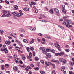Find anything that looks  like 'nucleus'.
Here are the masks:
<instances>
[{
  "label": "nucleus",
  "mask_w": 74,
  "mask_h": 74,
  "mask_svg": "<svg viewBox=\"0 0 74 74\" xmlns=\"http://www.w3.org/2000/svg\"><path fill=\"white\" fill-rule=\"evenodd\" d=\"M12 14L14 16H17V17H20L21 16V15H23V13L21 12L20 13V14L15 12H13Z\"/></svg>",
  "instance_id": "nucleus-1"
},
{
  "label": "nucleus",
  "mask_w": 74,
  "mask_h": 74,
  "mask_svg": "<svg viewBox=\"0 0 74 74\" xmlns=\"http://www.w3.org/2000/svg\"><path fill=\"white\" fill-rule=\"evenodd\" d=\"M62 23L64 25H66V26L67 27H68V28L69 27H73V26H72V25H67V23H66V22H65V21L63 22Z\"/></svg>",
  "instance_id": "nucleus-2"
},
{
  "label": "nucleus",
  "mask_w": 74,
  "mask_h": 74,
  "mask_svg": "<svg viewBox=\"0 0 74 74\" xmlns=\"http://www.w3.org/2000/svg\"><path fill=\"white\" fill-rule=\"evenodd\" d=\"M54 10L56 13L57 15L59 16V10L56 8H54Z\"/></svg>",
  "instance_id": "nucleus-3"
},
{
  "label": "nucleus",
  "mask_w": 74,
  "mask_h": 74,
  "mask_svg": "<svg viewBox=\"0 0 74 74\" xmlns=\"http://www.w3.org/2000/svg\"><path fill=\"white\" fill-rule=\"evenodd\" d=\"M65 21L66 22H67V25H70V24L71 23V21L70 20H69L67 19H66Z\"/></svg>",
  "instance_id": "nucleus-4"
},
{
  "label": "nucleus",
  "mask_w": 74,
  "mask_h": 74,
  "mask_svg": "<svg viewBox=\"0 0 74 74\" xmlns=\"http://www.w3.org/2000/svg\"><path fill=\"white\" fill-rule=\"evenodd\" d=\"M19 31L20 32H23V33H25V30L22 28H19Z\"/></svg>",
  "instance_id": "nucleus-5"
},
{
  "label": "nucleus",
  "mask_w": 74,
  "mask_h": 74,
  "mask_svg": "<svg viewBox=\"0 0 74 74\" xmlns=\"http://www.w3.org/2000/svg\"><path fill=\"white\" fill-rule=\"evenodd\" d=\"M15 62H16V63H18V62H19V61H20V60H19V59L17 58H15Z\"/></svg>",
  "instance_id": "nucleus-6"
},
{
  "label": "nucleus",
  "mask_w": 74,
  "mask_h": 74,
  "mask_svg": "<svg viewBox=\"0 0 74 74\" xmlns=\"http://www.w3.org/2000/svg\"><path fill=\"white\" fill-rule=\"evenodd\" d=\"M45 48L44 47H43L42 51L44 54H47V51L45 50Z\"/></svg>",
  "instance_id": "nucleus-7"
},
{
  "label": "nucleus",
  "mask_w": 74,
  "mask_h": 74,
  "mask_svg": "<svg viewBox=\"0 0 74 74\" xmlns=\"http://www.w3.org/2000/svg\"><path fill=\"white\" fill-rule=\"evenodd\" d=\"M55 47H56L57 48H60V46L58 44L55 43Z\"/></svg>",
  "instance_id": "nucleus-8"
},
{
  "label": "nucleus",
  "mask_w": 74,
  "mask_h": 74,
  "mask_svg": "<svg viewBox=\"0 0 74 74\" xmlns=\"http://www.w3.org/2000/svg\"><path fill=\"white\" fill-rule=\"evenodd\" d=\"M49 12L51 14H53V9H51L49 11Z\"/></svg>",
  "instance_id": "nucleus-9"
},
{
  "label": "nucleus",
  "mask_w": 74,
  "mask_h": 74,
  "mask_svg": "<svg viewBox=\"0 0 74 74\" xmlns=\"http://www.w3.org/2000/svg\"><path fill=\"white\" fill-rule=\"evenodd\" d=\"M60 56H62V55H64L65 52L63 51H61L60 52Z\"/></svg>",
  "instance_id": "nucleus-10"
},
{
  "label": "nucleus",
  "mask_w": 74,
  "mask_h": 74,
  "mask_svg": "<svg viewBox=\"0 0 74 74\" xmlns=\"http://www.w3.org/2000/svg\"><path fill=\"white\" fill-rule=\"evenodd\" d=\"M64 69H65V67L64 66H62L61 68V70L62 71H64Z\"/></svg>",
  "instance_id": "nucleus-11"
},
{
  "label": "nucleus",
  "mask_w": 74,
  "mask_h": 74,
  "mask_svg": "<svg viewBox=\"0 0 74 74\" xmlns=\"http://www.w3.org/2000/svg\"><path fill=\"white\" fill-rule=\"evenodd\" d=\"M5 43L6 44H8L9 45V44H11V41H9L8 42L7 40L6 41Z\"/></svg>",
  "instance_id": "nucleus-12"
},
{
  "label": "nucleus",
  "mask_w": 74,
  "mask_h": 74,
  "mask_svg": "<svg viewBox=\"0 0 74 74\" xmlns=\"http://www.w3.org/2000/svg\"><path fill=\"white\" fill-rule=\"evenodd\" d=\"M2 12L3 13V14H7V10H4L2 11Z\"/></svg>",
  "instance_id": "nucleus-13"
},
{
  "label": "nucleus",
  "mask_w": 74,
  "mask_h": 74,
  "mask_svg": "<svg viewBox=\"0 0 74 74\" xmlns=\"http://www.w3.org/2000/svg\"><path fill=\"white\" fill-rule=\"evenodd\" d=\"M48 63H49V64H51V66H53V68H55V64H53L50 62H49Z\"/></svg>",
  "instance_id": "nucleus-14"
},
{
  "label": "nucleus",
  "mask_w": 74,
  "mask_h": 74,
  "mask_svg": "<svg viewBox=\"0 0 74 74\" xmlns=\"http://www.w3.org/2000/svg\"><path fill=\"white\" fill-rule=\"evenodd\" d=\"M24 11H28L29 10V9L28 8H26L23 9Z\"/></svg>",
  "instance_id": "nucleus-15"
},
{
  "label": "nucleus",
  "mask_w": 74,
  "mask_h": 74,
  "mask_svg": "<svg viewBox=\"0 0 74 74\" xmlns=\"http://www.w3.org/2000/svg\"><path fill=\"white\" fill-rule=\"evenodd\" d=\"M18 6L15 5L14 8V10H18Z\"/></svg>",
  "instance_id": "nucleus-16"
},
{
  "label": "nucleus",
  "mask_w": 74,
  "mask_h": 74,
  "mask_svg": "<svg viewBox=\"0 0 74 74\" xmlns=\"http://www.w3.org/2000/svg\"><path fill=\"white\" fill-rule=\"evenodd\" d=\"M13 70H15L16 71H17V70H18V68H17V67L16 66L14 67L13 68Z\"/></svg>",
  "instance_id": "nucleus-17"
},
{
  "label": "nucleus",
  "mask_w": 74,
  "mask_h": 74,
  "mask_svg": "<svg viewBox=\"0 0 74 74\" xmlns=\"http://www.w3.org/2000/svg\"><path fill=\"white\" fill-rule=\"evenodd\" d=\"M47 57H48V58H51V54H50V53H47Z\"/></svg>",
  "instance_id": "nucleus-18"
},
{
  "label": "nucleus",
  "mask_w": 74,
  "mask_h": 74,
  "mask_svg": "<svg viewBox=\"0 0 74 74\" xmlns=\"http://www.w3.org/2000/svg\"><path fill=\"white\" fill-rule=\"evenodd\" d=\"M18 44L19 45H20V46L21 47H23V45H22V44L21 42L19 41L18 43Z\"/></svg>",
  "instance_id": "nucleus-19"
},
{
  "label": "nucleus",
  "mask_w": 74,
  "mask_h": 74,
  "mask_svg": "<svg viewBox=\"0 0 74 74\" xmlns=\"http://www.w3.org/2000/svg\"><path fill=\"white\" fill-rule=\"evenodd\" d=\"M23 42L26 44H27V43H28V41L26 39H24Z\"/></svg>",
  "instance_id": "nucleus-20"
},
{
  "label": "nucleus",
  "mask_w": 74,
  "mask_h": 74,
  "mask_svg": "<svg viewBox=\"0 0 74 74\" xmlns=\"http://www.w3.org/2000/svg\"><path fill=\"white\" fill-rule=\"evenodd\" d=\"M16 49L17 50L19 51H20V48L18 46H16L15 47Z\"/></svg>",
  "instance_id": "nucleus-21"
},
{
  "label": "nucleus",
  "mask_w": 74,
  "mask_h": 74,
  "mask_svg": "<svg viewBox=\"0 0 74 74\" xmlns=\"http://www.w3.org/2000/svg\"><path fill=\"white\" fill-rule=\"evenodd\" d=\"M51 62H56L59 63V61H58V60L56 61V60L54 59H53L51 60Z\"/></svg>",
  "instance_id": "nucleus-22"
},
{
  "label": "nucleus",
  "mask_w": 74,
  "mask_h": 74,
  "mask_svg": "<svg viewBox=\"0 0 74 74\" xmlns=\"http://www.w3.org/2000/svg\"><path fill=\"white\" fill-rule=\"evenodd\" d=\"M4 52L5 53H8V50L7 48H5L4 49Z\"/></svg>",
  "instance_id": "nucleus-23"
},
{
  "label": "nucleus",
  "mask_w": 74,
  "mask_h": 74,
  "mask_svg": "<svg viewBox=\"0 0 74 74\" xmlns=\"http://www.w3.org/2000/svg\"><path fill=\"white\" fill-rule=\"evenodd\" d=\"M4 65H2L1 69L2 70H4Z\"/></svg>",
  "instance_id": "nucleus-24"
},
{
  "label": "nucleus",
  "mask_w": 74,
  "mask_h": 74,
  "mask_svg": "<svg viewBox=\"0 0 74 74\" xmlns=\"http://www.w3.org/2000/svg\"><path fill=\"white\" fill-rule=\"evenodd\" d=\"M59 60L61 62H62L63 61L64 59L63 58H60L59 59Z\"/></svg>",
  "instance_id": "nucleus-25"
},
{
  "label": "nucleus",
  "mask_w": 74,
  "mask_h": 74,
  "mask_svg": "<svg viewBox=\"0 0 74 74\" xmlns=\"http://www.w3.org/2000/svg\"><path fill=\"white\" fill-rule=\"evenodd\" d=\"M62 12L64 13V14H66V10L65 9H64L62 10Z\"/></svg>",
  "instance_id": "nucleus-26"
},
{
  "label": "nucleus",
  "mask_w": 74,
  "mask_h": 74,
  "mask_svg": "<svg viewBox=\"0 0 74 74\" xmlns=\"http://www.w3.org/2000/svg\"><path fill=\"white\" fill-rule=\"evenodd\" d=\"M40 72L41 74H45V73L44 72H43L42 71H40Z\"/></svg>",
  "instance_id": "nucleus-27"
},
{
  "label": "nucleus",
  "mask_w": 74,
  "mask_h": 74,
  "mask_svg": "<svg viewBox=\"0 0 74 74\" xmlns=\"http://www.w3.org/2000/svg\"><path fill=\"white\" fill-rule=\"evenodd\" d=\"M55 55H56V56H58V55L59 56H60V54L59 53H56Z\"/></svg>",
  "instance_id": "nucleus-28"
},
{
  "label": "nucleus",
  "mask_w": 74,
  "mask_h": 74,
  "mask_svg": "<svg viewBox=\"0 0 74 74\" xmlns=\"http://www.w3.org/2000/svg\"><path fill=\"white\" fill-rule=\"evenodd\" d=\"M11 14H7L6 15V17H10V16H11Z\"/></svg>",
  "instance_id": "nucleus-29"
},
{
  "label": "nucleus",
  "mask_w": 74,
  "mask_h": 74,
  "mask_svg": "<svg viewBox=\"0 0 74 74\" xmlns=\"http://www.w3.org/2000/svg\"><path fill=\"white\" fill-rule=\"evenodd\" d=\"M58 27H60V28H61L62 29H64V27H63L62 26L60 25H58Z\"/></svg>",
  "instance_id": "nucleus-30"
},
{
  "label": "nucleus",
  "mask_w": 74,
  "mask_h": 74,
  "mask_svg": "<svg viewBox=\"0 0 74 74\" xmlns=\"http://www.w3.org/2000/svg\"><path fill=\"white\" fill-rule=\"evenodd\" d=\"M34 42V39H32V40L30 42V44H33Z\"/></svg>",
  "instance_id": "nucleus-31"
},
{
  "label": "nucleus",
  "mask_w": 74,
  "mask_h": 74,
  "mask_svg": "<svg viewBox=\"0 0 74 74\" xmlns=\"http://www.w3.org/2000/svg\"><path fill=\"white\" fill-rule=\"evenodd\" d=\"M66 59H64L62 61V63L63 64H65V63H66Z\"/></svg>",
  "instance_id": "nucleus-32"
},
{
  "label": "nucleus",
  "mask_w": 74,
  "mask_h": 74,
  "mask_svg": "<svg viewBox=\"0 0 74 74\" xmlns=\"http://www.w3.org/2000/svg\"><path fill=\"white\" fill-rule=\"evenodd\" d=\"M35 60L36 61H38V58L37 57H35Z\"/></svg>",
  "instance_id": "nucleus-33"
},
{
  "label": "nucleus",
  "mask_w": 74,
  "mask_h": 74,
  "mask_svg": "<svg viewBox=\"0 0 74 74\" xmlns=\"http://www.w3.org/2000/svg\"><path fill=\"white\" fill-rule=\"evenodd\" d=\"M29 56H30V57H32V56L33 55V54H32V53H31V52H30L29 53Z\"/></svg>",
  "instance_id": "nucleus-34"
},
{
  "label": "nucleus",
  "mask_w": 74,
  "mask_h": 74,
  "mask_svg": "<svg viewBox=\"0 0 74 74\" xmlns=\"http://www.w3.org/2000/svg\"><path fill=\"white\" fill-rule=\"evenodd\" d=\"M4 32V30H0V33H1V34H3Z\"/></svg>",
  "instance_id": "nucleus-35"
},
{
  "label": "nucleus",
  "mask_w": 74,
  "mask_h": 74,
  "mask_svg": "<svg viewBox=\"0 0 74 74\" xmlns=\"http://www.w3.org/2000/svg\"><path fill=\"white\" fill-rule=\"evenodd\" d=\"M8 23L9 24H12L13 23H12V22L11 21H8Z\"/></svg>",
  "instance_id": "nucleus-36"
},
{
  "label": "nucleus",
  "mask_w": 74,
  "mask_h": 74,
  "mask_svg": "<svg viewBox=\"0 0 74 74\" xmlns=\"http://www.w3.org/2000/svg\"><path fill=\"white\" fill-rule=\"evenodd\" d=\"M18 63H21V64H22L23 63V62H22V61L21 60H20V61H19V62H18Z\"/></svg>",
  "instance_id": "nucleus-37"
},
{
  "label": "nucleus",
  "mask_w": 74,
  "mask_h": 74,
  "mask_svg": "<svg viewBox=\"0 0 74 74\" xmlns=\"http://www.w3.org/2000/svg\"><path fill=\"white\" fill-rule=\"evenodd\" d=\"M40 21H41V22H46L47 21L46 20H41Z\"/></svg>",
  "instance_id": "nucleus-38"
},
{
  "label": "nucleus",
  "mask_w": 74,
  "mask_h": 74,
  "mask_svg": "<svg viewBox=\"0 0 74 74\" xmlns=\"http://www.w3.org/2000/svg\"><path fill=\"white\" fill-rule=\"evenodd\" d=\"M31 3L33 5L36 4V3L34 2H32Z\"/></svg>",
  "instance_id": "nucleus-39"
},
{
  "label": "nucleus",
  "mask_w": 74,
  "mask_h": 74,
  "mask_svg": "<svg viewBox=\"0 0 74 74\" xmlns=\"http://www.w3.org/2000/svg\"><path fill=\"white\" fill-rule=\"evenodd\" d=\"M34 69L35 70H38L39 68L38 67L34 68Z\"/></svg>",
  "instance_id": "nucleus-40"
},
{
  "label": "nucleus",
  "mask_w": 74,
  "mask_h": 74,
  "mask_svg": "<svg viewBox=\"0 0 74 74\" xmlns=\"http://www.w3.org/2000/svg\"><path fill=\"white\" fill-rule=\"evenodd\" d=\"M29 49H30V48L27 47V51H28V52H30V50H29Z\"/></svg>",
  "instance_id": "nucleus-41"
},
{
  "label": "nucleus",
  "mask_w": 74,
  "mask_h": 74,
  "mask_svg": "<svg viewBox=\"0 0 74 74\" xmlns=\"http://www.w3.org/2000/svg\"><path fill=\"white\" fill-rule=\"evenodd\" d=\"M62 9H64L65 8V6L64 5H63L62 6Z\"/></svg>",
  "instance_id": "nucleus-42"
},
{
  "label": "nucleus",
  "mask_w": 74,
  "mask_h": 74,
  "mask_svg": "<svg viewBox=\"0 0 74 74\" xmlns=\"http://www.w3.org/2000/svg\"><path fill=\"white\" fill-rule=\"evenodd\" d=\"M5 66L6 67H9V65L6 64L5 65Z\"/></svg>",
  "instance_id": "nucleus-43"
},
{
  "label": "nucleus",
  "mask_w": 74,
  "mask_h": 74,
  "mask_svg": "<svg viewBox=\"0 0 74 74\" xmlns=\"http://www.w3.org/2000/svg\"><path fill=\"white\" fill-rule=\"evenodd\" d=\"M51 52H53V53H55V50L53 49L51 51Z\"/></svg>",
  "instance_id": "nucleus-44"
},
{
  "label": "nucleus",
  "mask_w": 74,
  "mask_h": 74,
  "mask_svg": "<svg viewBox=\"0 0 74 74\" xmlns=\"http://www.w3.org/2000/svg\"><path fill=\"white\" fill-rule=\"evenodd\" d=\"M33 56H35V55H36V53H35V51H33Z\"/></svg>",
  "instance_id": "nucleus-45"
},
{
  "label": "nucleus",
  "mask_w": 74,
  "mask_h": 74,
  "mask_svg": "<svg viewBox=\"0 0 74 74\" xmlns=\"http://www.w3.org/2000/svg\"><path fill=\"white\" fill-rule=\"evenodd\" d=\"M51 51V49H47V52H50Z\"/></svg>",
  "instance_id": "nucleus-46"
},
{
  "label": "nucleus",
  "mask_w": 74,
  "mask_h": 74,
  "mask_svg": "<svg viewBox=\"0 0 74 74\" xmlns=\"http://www.w3.org/2000/svg\"><path fill=\"white\" fill-rule=\"evenodd\" d=\"M5 1L8 4H9V2L8 1H7V0H5Z\"/></svg>",
  "instance_id": "nucleus-47"
},
{
  "label": "nucleus",
  "mask_w": 74,
  "mask_h": 74,
  "mask_svg": "<svg viewBox=\"0 0 74 74\" xmlns=\"http://www.w3.org/2000/svg\"><path fill=\"white\" fill-rule=\"evenodd\" d=\"M1 17L3 18L4 17H6V15L5 14H3L2 16H1Z\"/></svg>",
  "instance_id": "nucleus-48"
},
{
  "label": "nucleus",
  "mask_w": 74,
  "mask_h": 74,
  "mask_svg": "<svg viewBox=\"0 0 74 74\" xmlns=\"http://www.w3.org/2000/svg\"><path fill=\"white\" fill-rule=\"evenodd\" d=\"M41 44H45V42H42V41H41Z\"/></svg>",
  "instance_id": "nucleus-49"
},
{
  "label": "nucleus",
  "mask_w": 74,
  "mask_h": 74,
  "mask_svg": "<svg viewBox=\"0 0 74 74\" xmlns=\"http://www.w3.org/2000/svg\"><path fill=\"white\" fill-rule=\"evenodd\" d=\"M69 74H73V72L72 71H69Z\"/></svg>",
  "instance_id": "nucleus-50"
},
{
  "label": "nucleus",
  "mask_w": 74,
  "mask_h": 74,
  "mask_svg": "<svg viewBox=\"0 0 74 74\" xmlns=\"http://www.w3.org/2000/svg\"><path fill=\"white\" fill-rule=\"evenodd\" d=\"M65 51H66V52H69V49H65Z\"/></svg>",
  "instance_id": "nucleus-51"
},
{
  "label": "nucleus",
  "mask_w": 74,
  "mask_h": 74,
  "mask_svg": "<svg viewBox=\"0 0 74 74\" xmlns=\"http://www.w3.org/2000/svg\"><path fill=\"white\" fill-rule=\"evenodd\" d=\"M12 49V46H10L9 47V49L10 50Z\"/></svg>",
  "instance_id": "nucleus-52"
},
{
  "label": "nucleus",
  "mask_w": 74,
  "mask_h": 74,
  "mask_svg": "<svg viewBox=\"0 0 74 74\" xmlns=\"http://www.w3.org/2000/svg\"><path fill=\"white\" fill-rule=\"evenodd\" d=\"M27 68H28V69H30V70L32 69V68H31V67H30V66H27Z\"/></svg>",
  "instance_id": "nucleus-53"
},
{
  "label": "nucleus",
  "mask_w": 74,
  "mask_h": 74,
  "mask_svg": "<svg viewBox=\"0 0 74 74\" xmlns=\"http://www.w3.org/2000/svg\"><path fill=\"white\" fill-rule=\"evenodd\" d=\"M40 62H41V63H42V64H43V63H44V62L42 60H40Z\"/></svg>",
  "instance_id": "nucleus-54"
},
{
  "label": "nucleus",
  "mask_w": 74,
  "mask_h": 74,
  "mask_svg": "<svg viewBox=\"0 0 74 74\" xmlns=\"http://www.w3.org/2000/svg\"><path fill=\"white\" fill-rule=\"evenodd\" d=\"M9 34L10 36H13V34H12V33L11 32H10Z\"/></svg>",
  "instance_id": "nucleus-55"
},
{
  "label": "nucleus",
  "mask_w": 74,
  "mask_h": 74,
  "mask_svg": "<svg viewBox=\"0 0 74 74\" xmlns=\"http://www.w3.org/2000/svg\"><path fill=\"white\" fill-rule=\"evenodd\" d=\"M47 38H48V39H51V37H50L49 36H47Z\"/></svg>",
  "instance_id": "nucleus-56"
},
{
  "label": "nucleus",
  "mask_w": 74,
  "mask_h": 74,
  "mask_svg": "<svg viewBox=\"0 0 74 74\" xmlns=\"http://www.w3.org/2000/svg\"><path fill=\"white\" fill-rule=\"evenodd\" d=\"M0 62L1 63H3V60L2 59L0 60Z\"/></svg>",
  "instance_id": "nucleus-57"
},
{
  "label": "nucleus",
  "mask_w": 74,
  "mask_h": 74,
  "mask_svg": "<svg viewBox=\"0 0 74 74\" xmlns=\"http://www.w3.org/2000/svg\"><path fill=\"white\" fill-rule=\"evenodd\" d=\"M30 49L31 50V51H33L34 50V48L33 47H31Z\"/></svg>",
  "instance_id": "nucleus-58"
},
{
  "label": "nucleus",
  "mask_w": 74,
  "mask_h": 74,
  "mask_svg": "<svg viewBox=\"0 0 74 74\" xmlns=\"http://www.w3.org/2000/svg\"><path fill=\"white\" fill-rule=\"evenodd\" d=\"M39 35L40 36H42V34L41 33H39Z\"/></svg>",
  "instance_id": "nucleus-59"
},
{
  "label": "nucleus",
  "mask_w": 74,
  "mask_h": 74,
  "mask_svg": "<svg viewBox=\"0 0 74 74\" xmlns=\"http://www.w3.org/2000/svg\"><path fill=\"white\" fill-rule=\"evenodd\" d=\"M71 65H74V61H73V62H71Z\"/></svg>",
  "instance_id": "nucleus-60"
},
{
  "label": "nucleus",
  "mask_w": 74,
  "mask_h": 74,
  "mask_svg": "<svg viewBox=\"0 0 74 74\" xmlns=\"http://www.w3.org/2000/svg\"><path fill=\"white\" fill-rule=\"evenodd\" d=\"M20 36L21 37H23V34H21L20 35Z\"/></svg>",
  "instance_id": "nucleus-61"
},
{
  "label": "nucleus",
  "mask_w": 74,
  "mask_h": 74,
  "mask_svg": "<svg viewBox=\"0 0 74 74\" xmlns=\"http://www.w3.org/2000/svg\"><path fill=\"white\" fill-rule=\"evenodd\" d=\"M26 66V65H23V66H22V67H23L24 68H25Z\"/></svg>",
  "instance_id": "nucleus-62"
},
{
  "label": "nucleus",
  "mask_w": 74,
  "mask_h": 74,
  "mask_svg": "<svg viewBox=\"0 0 74 74\" xmlns=\"http://www.w3.org/2000/svg\"><path fill=\"white\" fill-rule=\"evenodd\" d=\"M4 51V49H1V51L2 52Z\"/></svg>",
  "instance_id": "nucleus-63"
},
{
  "label": "nucleus",
  "mask_w": 74,
  "mask_h": 74,
  "mask_svg": "<svg viewBox=\"0 0 74 74\" xmlns=\"http://www.w3.org/2000/svg\"><path fill=\"white\" fill-rule=\"evenodd\" d=\"M37 41L38 42H40V41H40V40L39 39H37Z\"/></svg>",
  "instance_id": "nucleus-64"
}]
</instances>
